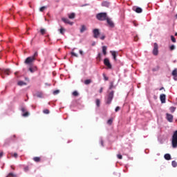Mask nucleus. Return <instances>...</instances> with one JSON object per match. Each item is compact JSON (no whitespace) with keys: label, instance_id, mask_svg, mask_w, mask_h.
Segmentation results:
<instances>
[{"label":"nucleus","instance_id":"f257e3e1","mask_svg":"<svg viewBox=\"0 0 177 177\" xmlns=\"http://www.w3.org/2000/svg\"><path fill=\"white\" fill-rule=\"evenodd\" d=\"M38 57V52H35L34 55L31 57H27L25 61L24 64L26 65H30L33 63L34 61L36 60V58Z\"/></svg>","mask_w":177,"mask_h":177},{"label":"nucleus","instance_id":"f03ea898","mask_svg":"<svg viewBox=\"0 0 177 177\" xmlns=\"http://www.w3.org/2000/svg\"><path fill=\"white\" fill-rule=\"evenodd\" d=\"M96 19L99 21H105L107 19H110V18L108 17L106 12H100L97 14Z\"/></svg>","mask_w":177,"mask_h":177},{"label":"nucleus","instance_id":"7ed1b4c3","mask_svg":"<svg viewBox=\"0 0 177 177\" xmlns=\"http://www.w3.org/2000/svg\"><path fill=\"white\" fill-rule=\"evenodd\" d=\"M114 97V91H111L109 93L108 95L106 97V104H111L112 102L113 98Z\"/></svg>","mask_w":177,"mask_h":177},{"label":"nucleus","instance_id":"20e7f679","mask_svg":"<svg viewBox=\"0 0 177 177\" xmlns=\"http://www.w3.org/2000/svg\"><path fill=\"white\" fill-rule=\"evenodd\" d=\"M171 143H172V147L174 149H176L177 148V130L174 132V133H173Z\"/></svg>","mask_w":177,"mask_h":177},{"label":"nucleus","instance_id":"39448f33","mask_svg":"<svg viewBox=\"0 0 177 177\" xmlns=\"http://www.w3.org/2000/svg\"><path fill=\"white\" fill-rule=\"evenodd\" d=\"M6 75H10L11 74V71H10V69H2L0 68V75L1 77H2L3 79H5V76Z\"/></svg>","mask_w":177,"mask_h":177},{"label":"nucleus","instance_id":"423d86ee","mask_svg":"<svg viewBox=\"0 0 177 177\" xmlns=\"http://www.w3.org/2000/svg\"><path fill=\"white\" fill-rule=\"evenodd\" d=\"M153 55L157 56L158 55V45L157 43L153 44Z\"/></svg>","mask_w":177,"mask_h":177},{"label":"nucleus","instance_id":"0eeeda50","mask_svg":"<svg viewBox=\"0 0 177 177\" xmlns=\"http://www.w3.org/2000/svg\"><path fill=\"white\" fill-rule=\"evenodd\" d=\"M92 32L93 33V38L97 39L100 37V32L98 29H94Z\"/></svg>","mask_w":177,"mask_h":177},{"label":"nucleus","instance_id":"6e6552de","mask_svg":"<svg viewBox=\"0 0 177 177\" xmlns=\"http://www.w3.org/2000/svg\"><path fill=\"white\" fill-rule=\"evenodd\" d=\"M104 64H105V66L109 69L112 68V65L110 64L109 59L108 58H105V59H104Z\"/></svg>","mask_w":177,"mask_h":177},{"label":"nucleus","instance_id":"1a4fd4ad","mask_svg":"<svg viewBox=\"0 0 177 177\" xmlns=\"http://www.w3.org/2000/svg\"><path fill=\"white\" fill-rule=\"evenodd\" d=\"M105 21H106V24H108L109 27L112 28H115V24L112 21V19H106Z\"/></svg>","mask_w":177,"mask_h":177},{"label":"nucleus","instance_id":"9d476101","mask_svg":"<svg viewBox=\"0 0 177 177\" xmlns=\"http://www.w3.org/2000/svg\"><path fill=\"white\" fill-rule=\"evenodd\" d=\"M166 119L169 122L171 123L173 122V115L169 113H166Z\"/></svg>","mask_w":177,"mask_h":177},{"label":"nucleus","instance_id":"9b49d317","mask_svg":"<svg viewBox=\"0 0 177 177\" xmlns=\"http://www.w3.org/2000/svg\"><path fill=\"white\" fill-rule=\"evenodd\" d=\"M61 20L64 22L65 24H69L70 26H72L73 25V23L70 21L68 19H66V18H62L61 19Z\"/></svg>","mask_w":177,"mask_h":177},{"label":"nucleus","instance_id":"f8f14e48","mask_svg":"<svg viewBox=\"0 0 177 177\" xmlns=\"http://www.w3.org/2000/svg\"><path fill=\"white\" fill-rule=\"evenodd\" d=\"M166 97H167V96L165 95V94L160 95V99L161 103H162V104L165 103Z\"/></svg>","mask_w":177,"mask_h":177},{"label":"nucleus","instance_id":"ddd939ff","mask_svg":"<svg viewBox=\"0 0 177 177\" xmlns=\"http://www.w3.org/2000/svg\"><path fill=\"white\" fill-rule=\"evenodd\" d=\"M172 75L174 77V80L177 81V68L172 71Z\"/></svg>","mask_w":177,"mask_h":177},{"label":"nucleus","instance_id":"4468645a","mask_svg":"<svg viewBox=\"0 0 177 177\" xmlns=\"http://www.w3.org/2000/svg\"><path fill=\"white\" fill-rule=\"evenodd\" d=\"M86 31V26L85 25L81 26V29H80V32L83 33Z\"/></svg>","mask_w":177,"mask_h":177},{"label":"nucleus","instance_id":"2eb2a0df","mask_svg":"<svg viewBox=\"0 0 177 177\" xmlns=\"http://www.w3.org/2000/svg\"><path fill=\"white\" fill-rule=\"evenodd\" d=\"M28 71H30L31 73H33L35 71H37V67L36 66L30 67L29 68Z\"/></svg>","mask_w":177,"mask_h":177},{"label":"nucleus","instance_id":"dca6fc26","mask_svg":"<svg viewBox=\"0 0 177 177\" xmlns=\"http://www.w3.org/2000/svg\"><path fill=\"white\" fill-rule=\"evenodd\" d=\"M115 88V86H114V81L110 82V86H109V90H112Z\"/></svg>","mask_w":177,"mask_h":177},{"label":"nucleus","instance_id":"f3484780","mask_svg":"<svg viewBox=\"0 0 177 177\" xmlns=\"http://www.w3.org/2000/svg\"><path fill=\"white\" fill-rule=\"evenodd\" d=\"M164 159L169 161L170 160H171V156H170V154H168V153L165 154V155H164Z\"/></svg>","mask_w":177,"mask_h":177},{"label":"nucleus","instance_id":"a211bd4d","mask_svg":"<svg viewBox=\"0 0 177 177\" xmlns=\"http://www.w3.org/2000/svg\"><path fill=\"white\" fill-rule=\"evenodd\" d=\"M111 53L112 54V56L113 57V60H117V52L115 51H111Z\"/></svg>","mask_w":177,"mask_h":177},{"label":"nucleus","instance_id":"6ab92c4d","mask_svg":"<svg viewBox=\"0 0 177 177\" xmlns=\"http://www.w3.org/2000/svg\"><path fill=\"white\" fill-rule=\"evenodd\" d=\"M135 12H137L138 14H140L142 12V10L141 8H136V9H134Z\"/></svg>","mask_w":177,"mask_h":177},{"label":"nucleus","instance_id":"aec40b11","mask_svg":"<svg viewBox=\"0 0 177 177\" xmlns=\"http://www.w3.org/2000/svg\"><path fill=\"white\" fill-rule=\"evenodd\" d=\"M109 5H110L109 2H107V1L102 2L103 7L109 8Z\"/></svg>","mask_w":177,"mask_h":177},{"label":"nucleus","instance_id":"412c9836","mask_svg":"<svg viewBox=\"0 0 177 177\" xmlns=\"http://www.w3.org/2000/svg\"><path fill=\"white\" fill-rule=\"evenodd\" d=\"M68 17L69 18V19H75V13L72 12V13L68 15Z\"/></svg>","mask_w":177,"mask_h":177},{"label":"nucleus","instance_id":"4be33fe9","mask_svg":"<svg viewBox=\"0 0 177 177\" xmlns=\"http://www.w3.org/2000/svg\"><path fill=\"white\" fill-rule=\"evenodd\" d=\"M106 50H107V47H106L105 46H104L102 47V53H103V55H107Z\"/></svg>","mask_w":177,"mask_h":177},{"label":"nucleus","instance_id":"5701e85b","mask_svg":"<svg viewBox=\"0 0 177 177\" xmlns=\"http://www.w3.org/2000/svg\"><path fill=\"white\" fill-rule=\"evenodd\" d=\"M17 85L22 86H26L27 84L24 81H19V82H17Z\"/></svg>","mask_w":177,"mask_h":177},{"label":"nucleus","instance_id":"b1692460","mask_svg":"<svg viewBox=\"0 0 177 177\" xmlns=\"http://www.w3.org/2000/svg\"><path fill=\"white\" fill-rule=\"evenodd\" d=\"M33 161H35V162H40L41 158H39V157H35V158H33Z\"/></svg>","mask_w":177,"mask_h":177},{"label":"nucleus","instance_id":"393cba45","mask_svg":"<svg viewBox=\"0 0 177 177\" xmlns=\"http://www.w3.org/2000/svg\"><path fill=\"white\" fill-rule=\"evenodd\" d=\"M36 97L39 98H42L43 97V93L39 92L36 93Z\"/></svg>","mask_w":177,"mask_h":177},{"label":"nucleus","instance_id":"a878e982","mask_svg":"<svg viewBox=\"0 0 177 177\" xmlns=\"http://www.w3.org/2000/svg\"><path fill=\"white\" fill-rule=\"evenodd\" d=\"M92 81L91 79L86 80L84 81V84L88 85L89 84H91Z\"/></svg>","mask_w":177,"mask_h":177},{"label":"nucleus","instance_id":"bb28decb","mask_svg":"<svg viewBox=\"0 0 177 177\" xmlns=\"http://www.w3.org/2000/svg\"><path fill=\"white\" fill-rule=\"evenodd\" d=\"M159 70H160V66H156L153 68V72H157Z\"/></svg>","mask_w":177,"mask_h":177},{"label":"nucleus","instance_id":"cd10ccee","mask_svg":"<svg viewBox=\"0 0 177 177\" xmlns=\"http://www.w3.org/2000/svg\"><path fill=\"white\" fill-rule=\"evenodd\" d=\"M95 103H96L97 107H100V100L99 99H96Z\"/></svg>","mask_w":177,"mask_h":177},{"label":"nucleus","instance_id":"c85d7f7f","mask_svg":"<svg viewBox=\"0 0 177 177\" xmlns=\"http://www.w3.org/2000/svg\"><path fill=\"white\" fill-rule=\"evenodd\" d=\"M43 113H44V114L49 115L50 114V111H49V109H44Z\"/></svg>","mask_w":177,"mask_h":177},{"label":"nucleus","instance_id":"c756f323","mask_svg":"<svg viewBox=\"0 0 177 177\" xmlns=\"http://www.w3.org/2000/svg\"><path fill=\"white\" fill-rule=\"evenodd\" d=\"M65 29L64 28H61L59 29V32L61 35H64Z\"/></svg>","mask_w":177,"mask_h":177},{"label":"nucleus","instance_id":"7c9ffc66","mask_svg":"<svg viewBox=\"0 0 177 177\" xmlns=\"http://www.w3.org/2000/svg\"><path fill=\"white\" fill-rule=\"evenodd\" d=\"M40 32H41V35H44L46 34V30L44 29V28H41V29L40 30Z\"/></svg>","mask_w":177,"mask_h":177},{"label":"nucleus","instance_id":"2f4dec72","mask_svg":"<svg viewBox=\"0 0 177 177\" xmlns=\"http://www.w3.org/2000/svg\"><path fill=\"white\" fill-rule=\"evenodd\" d=\"M71 55H72V57H78V55L75 53L73 51L71 52Z\"/></svg>","mask_w":177,"mask_h":177},{"label":"nucleus","instance_id":"473e14b6","mask_svg":"<svg viewBox=\"0 0 177 177\" xmlns=\"http://www.w3.org/2000/svg\"><path fill=\"white\" fill-rule=\"evenodd\" d=\"M171 41H172L173 43H176V39H175L174 36H171Z\"/></svg>","mask_w":177,"mask_h":177},{"label":"nucleus","instance_id":"72a5a7b5","mask_svg":"<svg viewBox=\"0 0 177 177\" xmlns=\"http://www.w3.org/2000/svg\"><path fill=\"white\" fill-rule=\"evenodd\" d=\"M172 167H177V162H176V161H175V160H173V161H172Z\"/></svg>","mask_w":177,"mask_h":177},{"label":"nucleus","instance_id":"f704fd0d","mask_svg":"<svg viewBox=\"0 0 177 177\" xmlns=\"http://www.w3.org/2000/svg\"><path fill=\"white\" fill-rule=\"evenodd\" d=\"M45 9H47V6H43V7L40 8V12H43L44 10H45Z\"/></svg>","mask_w":177,"mask_h":177},{"label":"nucleus","instance_id":"c9c22d12","mask_svg":"<svg viewBox=\"0 0 177 177\" xmlns=\"http://www.w3.org/2000/svg\"><path fill=\"white\" fill-rule=\"evenodd\" d=\"M73 96H75V97L79 96V93L77 91L73 92Z\"/></svg>","mask_w":177,"mask_h":177},{"label":"nucleus","instance_id":"e433bc0d","mask_svg":"<svg viewBox=\"0 0 177 177\" xmlns=\"http://www.w3.org/2000/svg\"><path fill=\"white\" fill-rule=\"evenodd\" d=\"M106 123H108L109 125H111L112 123H113L112 119L109 120L106 122Z\"/></svg>","mask_w":177,"mask_h":177},{"label":"nucleus","instance_id":"4c0bfd02","mask_svg":"<svg viewBox=\"0 0 177 177\" xmlns=\"http://www.w3.org/2000/svg\"><path fill=\"white\" fill-rule=\"evenodd\" d=\"M28 115H29V113L28 111H26L24 114H22V116H24V117H28Z\"/></svg>","mask_w":177,"mask_h":177},{"label":"nucleus","instance_id":"58836bf2","mask_svg":"<svg viewBox=\"0 0 177 177\" xmlns=\"http://www.w3.org/2000/svg\"><path fill=\"white\" fill-rule=\"evenodd\" d=\"M59 93V90H56V91H53V95H58Z\"/></svg>","mask_w":177,"mask_h":177},{"label":"nucleus","instance_id":"ea45409f","mask_svg":"<svg viewBox=\"0 0 177 177\" xmlns=\"http://www.w3.org/2000/svg\"><path fill=\"white\" fill-rule=\"evenodd\" d=\"M170 111H171V113H174V112L175 111V107H174V106H171V107H170Z\"/></svg>","mask_w":177,"mask_h":177},{"label":"nucleus","instance_id":"a19ab883","mask_svg":"<svg viewBox=\"0 0 177 177\" xmlns=\"http://www.w3.org/2000/svg\"><path fill=\"white\" fill-rule=\"evenodd\" d=\"M15 138H16V135H14V136H12V137H10V138H9V140H15Z\"/></svg>","mask_w":177,"mask_h":177},{"label":"nucleus","instance_id":"79ce46f5","mask_svg":"<svg viewBox=\"0 0 177 177\" xmlns=\"http://www.w3.org/2000/svg\"><path fill=\"white\" fill-rule=\"evenodd\" d=\"M138 40H139V37H138V36H134V41H138Z\"/></svg>","mask_w":177,"mask_h":177},{"label":"nucleus","instance_id":"37998d69","mask_svg":"<svg viewBox=\"0 0 177 177\" xmlns=\"http://www.w3.org/2000/svg\"><path fill=\"white\" fill-rule=\"evenodd\" d=\"M174 49H175V46H174V45H171V46H170V50L172 51V50H174Z\"/></svg>","mask_w":177,"mask_h":177},{"label":"nucleus","instance_id":"c03bdc74","mask_svg":"<svg viewBox=\"0 0 177 177\" xmlns=\"http://www.w3.org/2000/svg\"><path fill=\"white\" fill-rule=\"evenodd\" d=\"M120 110H121V107L117 106V108H115V112H118V111H119Z\"/></svg>","mask_w":177,"mask_h":177},{"label":"nucleus","instance_id":"a18cd8bd","mask_svg":"<svg viewBox=\"0 0 177 177\" xmlns=\"http://www.w3.org/2000/svg\"><path fill=\"white\" fill-rule=\"evenodd\" d=\"M117 157H118V158L120 159V160H122V156L121 154H118V155H117Z\"/></svg>","mask_w":177,"mask_h":177},{"label":"nucleus","instance_id":"49530a36","mask_svg":"<svg viewBox=\"0 0 177 177\" xmlns=\"http://www.w3.org/2000/svg\"><path fill=\"white\" fill-rule=\"evenodd\" d=\"M103 77L105 81H108L109 78L105 75V74H103Z\"/></svg>","mask_w":177,"mask_h":177},{"label":"nucleus","instance_id":"de8ad7c7","mask_svg":"<svg viewBox=\"0 0 177 177\" xmlns=\"http://www.w3.org/2000/svg\"><path fill=\"white\" fill-rule=\"evenodd\" d=\"M100 39L101 40H104L105 39V35H102V36H100Z\"/></svg>","mask_w":177,"mask_h":177},{"label":"nucleus","instance_id":"09e8293b","mask_svg":"<svg viewBox=\"0 0 177 177\" xmlns=\"http://www.w3.org/2000/svg\"><path fill=\"white\" fill-rule=\"evenodd\" d=\"M101 58V53H98V55L97 56V59H100Z\"/></svg>","mask_w":177,"mask_h":177},{"label":"nucleus","instance_id":"8fccbe9b","mask_svg":"<svg viewBox=\"0 0 177 177\" xmlns=\"http://www.w3.org/2000/svg\"><path fill=\"white\" fill-rule=\"evenodd\" d=\"M79 53L81 54V55H82V56H83V55H84L83 50H79Z\"/></svg>","mask_w":177,"mask_h":177},{"label":"nucleus","instance_id":"3c124183","mask_svg":"<svg viewBox=\"0 0 177 177\" xmlns=\"http://www.w3.org/2000/svg\"><path fill=\"white\" fill-rule=\"evenodd\" d=\"M103 92V87L100 88V90L99 91V93H102Z\"/></svg>","mask_w":177,"mask_h":177},{"label":"nucleus","instance_id":"603ef678","mask_svg":"<svg viewBox=\"0 0 177 177\" xmlns=\"http://www.w3.org/2000/svg\"><path fill=\"white\" fill-rule=\"evenodd\" d=\"M21 111H22L23 113L26 112V108H21Z\"/></svg>","mask_w":177,"mask_h":177},{"label":"nucleus","instance_id":"864d4df0","mask_svg":"<svg viewBox=\"0 0 177 177\" xmlns=\"http://www.w3.org/2000/svg\"><path fill=\"white\" fill-rule=\"evenodd\" d=\"M13 156H14L15 158H17V153H15L13 154Z\"/></svg>","mask_w":177,"mask_h":177},{"label":"nucleus","instance_id":"5fc2aeb1","mask_svg":"<svg viewBox=\"0 0 177 177\" xmlns=\"http://www.w3.org/2000/svg\"><path fill=\"white\" fill-rule=\"evenodd\" d=\"M25 81L29 82V78L28 77H25Z\"/></svg>","mask_w":177,"mask_h":177},{"label":"nucleus","instance_id":"6e6d98bb","mask_svg":"<svg viewBox=\"0 0 177 177\" xmlns=\"http://www.w3.org/2000/svg\"><path fill=\"white\" fill-rule=\"evenodd\" d=\"M164 89H165L164 87H161L160 88H159V91H162V90H164Z\"/></svg>","mask_w":177,"mask_h":177},{"label":"nucleus","instance_id":"4d7b16f0","mask_svg":"<svg viewBox=\"0 0 177 177\" xmlns=\"http://www.w3.org/2000/svg\"><path fill=\"white\" fill-rule=\"evenodd\" d=\"M3 156V152L0 153V158H1V157Z\"/></svg>","mask_w":177,"mask_h":177},{"label":"nucleus","instance_id":"13d9d810","mask_svg":"<svg viewBox=\"0 0 177 177\" xmlns=\"http://www.w3.org/2000/svg\"><path fill=\"white\" fill-rule=\"evenodd\" d=\"M101 145H102L103 146V140H101Z\"/></svg>","mask_w":177,"mask_h":177},{"label":"nucleus","instance_id":"bf43d9fd","mask_svg":"<svg viewBox=\"0 0 177 177\" xmlns=\"http://www.w3.org/2000/svg\"><path fill=\"white\" fill-rule=\"evenodd\" d=\"M88 6V4H84V6Z\"/></svg>","mask_w":177,"mask_h":177},{"label":"nucleus","instance_id":"052dcab7","mask_svg":"<svg viewBox=\"0 0 177 177\" xmlns=\"http://www.w3.org/2000/svg\"><path fill=\"white\" fill-rule=\"evenodd\" d=\"M175 37H177V32L175 33Z\"/></svg>","mask_w":177,"mask_h":177},{"label":"nucleus","instance_id":"680f3d73","mask_svg":"<svg viewBox=\"0 0 177 177\" xmlns=\"http://www.w3.org/2000/svg\"><path fill=\"white\" fill-rule=\"evenodd\" d=\"M17 72H15V75H17Z\"/></svg>","mask_w":177,"mask_h":177},{"label":"nucleus","instance_id":"e2e57ef3","mask_svg":"<svg viewBox=\"0 0 177 177\" xmlns=\"http://www.w3.org/2000/svg\"><path fill=\"white\" fill-rule=\"evenodd\" d=\"M175 17H176V19H177V14H176V16H175Z\"/></svg>","mask_w":177,"mask_h":177},{"label":"nucleus","instance_id":"0e129e2a","mask_svg":"<svg viewBox=\"0 0 177 177\" xmlns=\"http://www.w3.org/2000/svg\"><path fill=\"white\" fill-rule=\"evenodd\" d=\"M10 11L12 12V9H10Z\"/></svg>","mask_w":177,"mask_h":177}]
</instances>
